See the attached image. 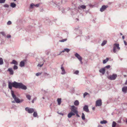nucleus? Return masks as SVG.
<instances>
[{"instance_id": "23", "label": "nucleus", "mask_w": 127, "mask_h": 127, "mask_svg": "<svg viewBox=\"0 0 127 127\" xmlns=\"http://www.w3.org/2000/svg\"><path fill=\"white\" fill-rule=\"evenodd\" d=\"M20 66L21 67L24 66V61L23 60L21 61L20 64Z\"/></svg>"}, {"instance_id": "62", "label": "nucleus", "mask_w": 127, "mask_h": 127, "mask_svg": "<svg viewBox=\"0 0 127 127\" xmlns=\"http://www.w3.org/2000/svg\"><path fill=\"white\" fill-rule=\"evenodd\" d=\"M126 123H127V120L126 121Z\"/></svg>"}, {"instance_id": "22", "label": "nucleus", "mask_w": 127, "mask_h": 127, "mask_svg": "<svg viewBox=\"0 0 127 127\" xmlns=\"http://www.w3.org/2000/svg\"><path fill=\"white\" fill-rule=\"evenodd\" d=\"M109 59L108 58H106L103 61V64H106L107 62L108 61Z\"/></svg>"}, {"instance_id": "10", "label": "nucleus", "mask_w": 127, "mask_h": 127, "mask_svg": "<svg viewBox=\"0 0 127 127\" xmlns=\"http://www.w3.org/2000/svg\"><path fill=\"white\" fill-rule=\"evenodd\" d=\"M83 110L84 111L87 112H89V109L88 108V106L87 105H85L83 107Z\"/></svg>"}, {"instance_id": "54", "label": "nucleus", "mask_w": 127, "mask_h": 127, "mask_svg": "<svg viewBox=\"0 0 127 127\" xmlns=\"http://www.w3.org/2000/svg\"><path fill=\"white\" fill-rule=\"evenodd\" d=\"M125 84L126 85H127V80H126Z\"/></svg>"}, {"instance_id": "16", "label": "nucleus", "mask_w": 127, "mask_h": 127, "mask_svg": "<svg viewBox=\"0 0 127 127\" xmlns=\"http://www.w3.org/2000/svg\"><path fill=\"white\" fill-rule=\"evenodd\" d=\"M86 6L84 5H82L81 6H79L78 8V9L81 10V9L82 8L83 9H85L86 8Z\"/></svg>"}, {"instance_id": "30", "label": "nucleus", "mask_w": 127, "mask_h": 127, "mask_svg": "<svg viewBox=\"0 0 127 127\" xmlns=\"http://www.w3.org/2000/svg\"><path fill=\"white\" fill-rule=\"evenodd\" d=\"M107 121H106L103 120L102 121H101L100 122V123L101 124H105L107 123Z\"/></svg>"}, {"instance_id": "51", "label": "nucleus", "mask_w": 127, "mask_h": 127, "mask_svg": "<svg viewBox=\"0 0 127 127\" xmlns=\"http://www.w3.org/2000/svg\"><path fill=\"white\" fill-rule=\"evenodd\" d=\"M71 114H72V116H74V115H75V113H73L72 112H71Z\"/></svg>"}, {"instance_id": "1", "label": "nucleus", "mask_w": 127, "mask_h": 127, "mask_svg": "<svg viewBox=\"0 0 127 127\" xmlns=\"http://www.w3.org/2000/svg\"><path fill=\"white\" fill-rule=\"evenodd\" d=\"M8 88L11 90L12 87L15 88L21 89H24V85L21 83H18L16 81L11 82L9 81L8 82Z\"/></svg>"}, {"instance_id": "56", "label": "nucleus", "mask_w": 127, "mask_h": 127, "mask_svg": "<svg viewBox=\"0 0 127 127\" xmlns=\"http://www.w3.org/2000/svg\"><path fill=\"white\" fill-rule=\"evenodd\" d=\"M1 33L3 35L4 34V33L3 32H1Z\"/></svg>"}, {"instance_id": "27", "label": "nucleus", "mask_w": 127, "mask_h": 127, "mask_svg": "<svg viewBox=\"0 0 127 127\" xmlns=\"http://www.w3.org/2000/svg\"><path fill=\"white\" fill-rule=\"evenodd\" d=\"M107 42V41L106 40H104L101 44V46H104L106 43Z\"/></svg>"}, {"instance_id": "11", "label": "nucleus", "mask_w": 127, "mask_h": 127, "mask_svg": "<svg viewBox=\"0 0 127 127\" xmlns=\"http://www.w3.org/2000/svg\"><path fill=\"white\" fill-rule=\"evenodd\" d=\"M108 7V6H106L105 5H103L101 8L100 9V11L101 12L104 11Z\"/></svg>"}, {"instance_id": "4", "label": "nucleus", "mask_w": 127, "mask_h": 127, "mask_svg": "<svg viewBox=\"0 0 127 127\" xmlns=\"http://www.w3.org/2000/svg\"><path fill=\"white\" fill-rule=\"evenodd\" d=\"M117 77V75L116 74H113L112 75H109L108 78L111 80H115Z\"/></svg>"}, {"instance_id": "37", "label": "nucleus", "mask_w": 127, "mask_h": 127, "mask_svg": "<svg viewBox=\"0 0 127 127\" xmlns=\"http://www.w3.org/2000/svg\"><path fill=\"white\" fill-rule=\"evenodd\" d=\"M110 67V65H107L104 67V68H105H105H106L107 69H108Z\"/></svg>"}, {"instance_id": "57", "label": "nucleus", "mask_w": 127, "mask_h": 127, "mask_svg": "<svg viewBox=\"0 0 127 127\" xmlns=\"http://www.w3.org/2000/svg\"><path fill=\"white\" fill-rule=\"evenodd\" d=\"M15 102V101H12V103H14Z\"/></svg>"}, {"instance_id": "25", "label": "nucleus", "mask_w": 127, "mask_h": 127, "mask_svg": "<svg viewBox=\"0 0 127 127\" xmlns=\"http://www.w3.org/2000/svg\"><path fill=\"white\" fill-rule=\"evenodd\" d=\"M11 64H14L15 65H17L18 64L17 62L15 60H14L12 61V62L11 63Z\"/></svg>"}, {"instance_id": "45", "label": "nucleus", "mask_w": 127, "mask_h": 127, "mask_svg": "<svg viewBox=\"0 0 127 127\" xmlns=\"http://www.w3.org/2000/svg\"><path fill=\"white\" fill-rule=\"evenodd\" d=\"M36 99V97H34L33 99L32 100V103H33L34 102V100H35Z\"/></svg>"}, {"instance_id": "63", "label": "nucleus", "mask_w": 127, "mask_h": 127, "mask_svg": "<svg viewBox=\"0 0 127 127\" xmlns=\"http://www.w3.org/2000/svg\"><path fill=\"white\" fill-rule=\"evenodd\" d=\"M42 98H43V99H45L44 97H43Z\"/></svg>"}, {"instance_id": "13", "label": "nucleus", "mask_w": 127, "mask_h": 127, "mask_svg": "<svg viewBox=\"0 0 127 127\" xmlns=\"http://www.w3.org/2000/svg\"><path fill=\"white\" fill-rule=\"evenodd\" d=\"M63 64H62L61 65V69L62 70V72L61 73L62 74H64L65 73V71L64 69L63 66Z\"/></svg>"}, {"instance_id": "55", "label": "nucleus", "mask_w": 127, "mask_h": 127, "mask_svg": "<svg viewBox=\"0 0 127 127\" xmlns=\"http://www.w3.org/2000/svg\"><path fill=\"white\" fill-rule=\"evenodd\" d=\"M122 38L123 39H124L125 38V36H122Z\"/></svg>"}, {"instance_id": "35", "label": "nucleus", "mask_w": 127, "mask_h": 127, "mask_svg": "<svg viewBox=\"0 0 127 127\" xmlns=\"http://www.w3.org/2000/svg\"><path fill=\"white\" fill-rule=\"evenodd\" d=\"M67 40V39L66 38H65V39H63L62 40H60L59 41L60 42H64V41H66Z\"/></svg>"}, {"instance_id": "43", "label": "nucleus", "mask_w": 127, "mask_h": 127, "mask_svg": "<svg viewBox=\"0 0 127 127\" xmlns=\"http://www.w3.org/2000/svg\"><path fill=\"white\" fill-rule=\"evenodd\" d=\"M79 73L78 70H76L74 73L76 74H78Z\"/></svg>"}, {"instance_id": "58", "label": "nucleus", "mask_w": 127, "mask_h": 127, "mask_svg": "<svg viewBox=\"0 0 127 127\" xmlns=\"http://www.w3.org/2000/svg\"><path fill=\"white\" fill-rule=\"evenodd\" d=\"M95 109V107H93L92 108V109L93 110H94Z\"/></svg>"}, {"instance_id": "38", "label": "nucleus", "mask_w": 127, "mask_h": 127, "mask_svg": "<svg viewBox=\"0 0 127 127\" xmlns=\"http://www.w3.org/2000/svg\"><path fill=\"white\" fill-rule=\"evenodd\" d=\"M9 5L7 4H5L3 5V6L5 7L8 8L9 7Z\"/></svg>"}, {"instance_id": "59", "label": "nucleus", "mask_w": 127, "mask_h": 127, "mask_svg": "<svg viewBox=\"0 0 127 127\" xmlns=\"http://www.w3.org/2000/svg\"><path fill=\"white\" fill-rule=\"evenodd\" d=\"M80 61V62H81V64H82L83 62H82V60L81 61Z\"/></svg>"}, {"instance_id": "61", "label": "nucleus", "mask_w": 127, "mask_h": 127, "mask_svg": "<svg viewBox=\"0 0 127 127\" xmlns=\"http://www.w3.org/2000/svg\"><path fill=\"white\" fill-rule=\"evenodd\" d=\"M98 127H101V126H98Z\"/></svg>"}, {"instance_id": "53", "label": "nucleus", "mask_w": 127, "mask_h": 127, "mask_svg": "<svg viewBox=\"0 0 127 127\" xmlns=\"http://www.w3.org/2000/svg\"><path fill=\"white\" fill-rule=\"evenodd\" d=\"M27 87L26 86L24 85V90L27 89Z\"/></svg>"}, {"instance_id": "7", "label": "nucleus", "mask_w": 127, "mask_h": 127, "mask_svg": "<svg viewBox=\"0 0 127 127\" xmlns=\"http://www.w3.org/2000/svg\"><path fill=\"white\" fill-rule=\"evenodd\" d=\"M102 104L101 100V99L97 100L96 102V106H100Z\"/></svg>"}, {"instance_id": "41", "label": "nucleus", "mask_w": 127, "mask_h": 127, "mask_svg": "<svg viewBox=\"0 0 127 127\" xmlns=\"http://www.w3.org/2000/svg\"><path fill=\"white\" fill-rule=\"evenodd\" d=\"M18 68V67L16 65H14L13 66V69L14 70L17 69Z\"/></svg>"}, {"instance_id": "33", "label": "nucleus", "mask_w": 127, "mask_h": 127, "mask_svg": "<svg viewBox=\"0 0 127 127\" xmlns=\"http://www.w3.org/2000/svg\"><path fill=\"white\" fill-rule=\"evenodd\" d=\"M72 116L71 112H70L68 114L67 117L68 118H70Z\"/></svg>"}, {"instance_id": "18", "label": "nucleus", "mask_w": 127, "mask_h": 127, "mask_svg": "<svg viewBox=\"0 0 127 127\" xmlns=\"http://www.w3.org/2000/svg\"><path fill=\"white\" fill-rule=\"evenodd\" d=\"M7 71H9L10 72V74L11 75H13V71L11 68H9L8 69Z\"/></svg>"}, {"instance_id": "19", "label": "nucleus", "mask_w": 127, "mask_h": 127, "mask_svg": "<svg viewBox=\"0 0 127 127\" xmlns=\"http://www.w3.org/2000/svg\"><path fill=\"white\" fill-rule=\"evenodd\" d=\"M74 104L76 106L78 105L79 104V101L78 100H76L74 102Z\"/></svg>"}, {"instance_id": "49", "label": "nucleus", "mask_w": 127, "mask_h": 127, "mask_svg": "<svg viewBox=\"0 0 127 127\" xmlns=\"http://www.w3.org/2000/svg\"><path fill=\"white\" fill-rule=\"evenodd\" d=\"M43 65V64H41V65L40 64H38L37 65V66H40V67H42V65Z\"/></svg>"}, {"instance_id": "47", "label": "nucleus", "mask_w": 127, "mask_h": 127, "mask_svg": "<svg viewBox=\"0 0 127 127\" xmlns=\"http://www.w3.org/2000/svg\"><path fill=\"white\" fill-rule=\"evenodd\" d=\"M2 85L3 86H6V84H5V82H3Z\"/></svg>"}, {"instance_id": "32", "label": "nucleus", "mask_w": 127, "mask_h": 127, "mask_svg": "<svg viewBox=\"0 0 127 127\" xmlns=\"http://www.w3.org/2000/svg\"><path fill=\"white\" fill-rule=\"evenodd\" d=\"M82 118L83 120H84L85 119V115L83 113L82 114Z\"/></svg>"}, {"instance_id": "64", "label": "nucleus", "mask_w": 127, "mask_h": 127, "mask_svg": "<svg viewBox=\"0 0 127 127\" xmlns=\"http://www.w3.org/2000/svg\"><path fill=\"white\" fill-rule=\"evenodd\" d=\"M14 1H16V0H14Z\"/></svg>"}, {"instance_id": "48", "label": "nucleus", "mask_w": 127, "mask_h": 127, "mask_svg": "<svg viewBox=\"0 0 127 127\" xmlns=\"http://www.w3.org/2000/svg\"><path fill=\"white\" fill-rule=\"evenodd\" d=\"M11 37V36L10 35H7L6 36V37L7 38H9Z\"/></svg>"}, {"instance_id": "28", "label": "nucleus", "mask_w": 127, "mask_h": 127, "mask_svg": "<svg viewBox=\"0 0 127 127\" xmlns=\"http://www.w3.org/2000/svg\"><path fill=\"white\" fill-rule=\"evenodd\" d=\"M117 125V123L115 121H113L112 124V127H115Z\"/></svg>"}, {"instance_id": "21", "label": "nucleus", "mask_w": 127, "mask_h": 127, "mask_svg": "<svg viewBox=\"0 0 127 127\" xmlns=\"http://www.w3.org/2000/svg\"><path fill=\"white\" fill-rule=\"evenodd\" d=\"M16 4L13 2H11L10 4V6L12 8H14L16 6Z\"/></svg>"}, {"instance_id": "31", "label": "nucleus", "mask_w": 127, "mask_h": 127, "mask_svg": "<svg viewBox=\"0 0 127 127\" xmlns=\"http://www.w3.org/2000/svg\"><path fill=\"white\" fill-rule=\"evenodd\" d=\"M33 115L34 117H36L37 116V114L36 112H34Z\"/></svg>"}, {"instance_id": "52", "label": "nucleus", "mask_w": 127, "mask_h": 127, "mask_svg": "<svg viewBox=\"0 0 127 127\" xmlns=\"http://www.w3.org/2000/svg\"><path fill=\"white\" fill-rule=\"evenodd\" d=\"M58 113H59V114H60V115H62L63 116L64 115L63 114L61 113H59L58 112Z\"/></svg>"}, {"instance_id": "2", "label": "nucleus", "mask_w": 127, "mask_h": 127, "mask_svg": "<svg viewBox=\"0 0 127 127\" xmlns=\"http://www.w3.org/2000/svg\"><path fill=\"white\" fill-rule=\"evenodd\" d=\"M11 93L12 97L14 99L16 102L17 103H19L22 102L23 101V99L20 100L19 98L17 97L16 95L14 94L13 91H11Z\"/></svg>"}, {"instance_id": "34", "label": "nucleus", "mask_w": 127, "mask_h": 127, "mask_svg": "<svg viewBox=\"0 0 127 127\" xmlns=\"http://www.w3.org/2000/svg\"><path fill=\"white\" fill-rule=\"evenodd\" d=\"M75 92L74 89V88H72L70 89V92L71 93H73Z\"/></svg>"}, {"instance_id": "29", "label": "nucleus", "mask_w": 127, "mask_h": 127, "mask_svg": "<svg viewBox=\"0 0 127 127\" xmlns=\"http://www.w3.org/2000/svg\"><path fill=\"white\" fill-rule=\"evenodd\" d=\"M3 62L2 59L0 58V65H1L3 64Z\"/></svg>"}, {"instance_id": "26", "label": "nucleus", "mask_w": 127, "mask_h": 127, "mask_svg": "<svg viewBox=\"0 0 127 127\" xmlns=\"http://www.w3.org/2000/svg\"><path fill=\"white\" fill-rule=\"evenodd\" d=\"M49 75V74L46 72H44L43 73V76L46 78H47L48 76Z\"/></svg>"}, {"instance_id": "9", "label": "nucleus", "mask_w": 127, "mask_h": 127, "mask_svg": "<svg viewBox=\"0 0 127 127\" xmlns=\"http://www.w3.org/2000/svg\"><path fill=\"white\" fill-rule=\"evenodd\" d=\"M79 27H78L77 28H75L74 30L77 34H82V32L79 29Z\"/></svg>"}, {"instance_id": "15", "label": "nucleus", "mask_w": 127, "mask_h": 127, "mask_svg": "<svg viewBox=\"0 0 127 127\" xmlns=\"http://www.w3.org/2000/svg\"><path fill=\"white\" fill-rule=\"evenodd\" d=\"M122 91L125 93H127V86H124L122 88Z\"/></svg>"}, {"instance_id": "42", "label": "nucleus", "mask_w": 127, "mask_h": 127, "mask_svg": "<svg viewBox=\"0 0 127 127\" xmlns=\"http://www.w3.org/2000/svg\"><path fill=\"white\" fill-rule=\"evenodd\" d=\"M5 0H0V3H2L5 2Z\"/></svg>"}, {"instance_id": "5", "label": "nucleus", "mask_w": 127, "mask_h": 127, "mask_svg": "<svg viewBox=\"0 0 127 127\" xmlns=\"http://www.w3.org/2000/svg\"><path fill=\"white\" fill-rule=\"evenodd\" d=\"M71 109L72 112L75 113L78 111H77V108L74 105H72L71 106Z\"/></svg>"}, {"instance_id": "14", "label": "nucleus", "mask_w": 127, "mask_h": 127, "mask_svg": "<svg viewBox=\"0 0 127 127\" xmlns=\"http://www.w3.org/2000/svg\"><path fill=\"white\" fill-rule=\"evenodd\" d=\"M99 72L102 73V74H104L105 73V68L100 69L99 70Z\"/></svg>"}, {"instance_id": "46", "label": "nucleus", "mask_w": 127, "mask_h": 127, "mask_svg": "<svg viewBox=\"0 0 127 127\" xmlns=\"http://www.w3.org/2000/svg\"><path fill=\"white\" fill-rule=\"evenodd\" d=\"M78 112H77L75 113L76 114V116L78 117H80V116L78 114Z\"/></svg>"}, {"instance_id": "44", "label": "nucleus", "mask_w": 127, "mask_h": 127, "mask_svg": "<svg viewBox=\"0 0 127 127\" xmlns=\"http://www.w3.org/2000/svg\"><path fill=\"white\" fill-rule=\"evenodd\" d=\"M11 22L10 21H9L7 22V25H11Z\"/></svg>"}, {"instance_id": "60", "label": "nucleus", "mask_w": 127, "mask_h": 127, "mask_svg": "<svg viewBox=\"0 0 127 127\" xmlns=\"http://www.w3.org/2000/svg\"><path fill=\"white\" fill-rule=\"evenodd\" d=\"M120 34L121 35H123L121 33H120Z\"/></svg>"}, {"instance_id": "36", "label": "nucleus", "mask_w": 127, "mask_h": 127, "mask_svg": "<svg viewBox=\"0 0 127 127\" xmlns=\"http://www.w3.org/2000/svg\"><path fill=\"white\" fill-rule=\"evenodd\" d=\"M87 95H89V94L87 93V92H85V93L84 94H83V97L84 98H85V96Z\"/></svg>"}, {"instance_id": "3", "label": "nucleus", "mask_w": 127, "mask_h": 127, "mask_svg": "<svg viewBox=\"0 0 127 127\" xmlns=\"http://www.w3.org/2000/svg\"><path fill=\"white\" fill-rule=\"evenodd\" d=\"M119 46V45L118 43H115L113 44V51L114 53H116V48L119 50H120V48Z\"/></svg>"}, {"instance_id": "8", "label": "nucleus", "mask_w": 127, "mask_h": 127, "mask_svg": "<svg viewBox=\"0 0 127 127\" xmlns=\"http://www.w3.org/2000/svg\"><path fill=\"white\" fill-rule=\"evenodd\" d=\"M40 5V4L39 3L34 4V3H32L30 5V8L31 9H33L34 8V7H38Z\"/></svg>"}, {"instance_id": "50", "label": "nucleus", "mask_w": 127, "mask_h": 127, "mask_svg": "<svg viewBox=\"0 0 127 127\" xmlns=\"http://www.w3.org/2000/svg\"><path fill=\"white\" fill-rule=\"evenodd\" d=\"M124 42L125 45H127V43L124 40Z\"/></svg>"}, {"instance_id": "12", "label": "nucleus", "mask_w": 127, "mask_h": 127, "mask_svg": "<svg viewBox=\"0 0 127 127\" xmlns=\"http://www.w3.org/2000/svg\"><path fill=\"white\" fill-rule=\"evenodd\" d=\"M75 56L80 61H81L82 60V57L77 53H76L75 54Z\"/></svg>"}, {"instance_id": "17", "label": "nucleus", "mask_w": 127, "mask_h": 127, "mask_svg": "<svg viewBox=\"0 0 127 127\" xmlns=\"http://www.w3.org/2000/svg\"><path fill=\"white\" fill-rule=\"evenodd\" d=\"M70 51V49L68 48H64V50L61 51L60 53L58 55H61V53L62 52H64V51H66L67 53H68Z\"/></svg>"}, {"instance_id": "39", "label": "nucleus", "mask_w": 127, "mask_h": 127, "mask_svg": "<svg viewBox=\"0 0 127 127\" xmlns=\"http://www.w3.org/2000/svg\"><path fill=\"white\" fill-rule=\"evenodd\" d=\"M42 74V73H41V72H38V73H36V75L37 76H38L40 75H41Z\"/></svg>"}, {"instance_id": "6", "label": "nucleus", "mask_w": 127, "mask_h": 127, "mask_svg": "<svg viewBox=\"0 0 127 127\" xmlns=\"http://www.w3.org/2000/svg\"><path fill=\"white\" fill-rule=\"evenodd\" d=\"M25 110L29 113H31L34 111V110L33 109L29 108L28 107H26L25 108Z\"/></svg>"}, {"instance_id": "20", "label": "nucleus", "mask_w": 127, "mask_h": 127, "mask_svg": "<svg viewBox=\"0 0 127 127\" xmlns=\"http://www.w3.org/2000/svg\"><path fill=\"white\" fill-rule=\"evenodd\" d=\"M26 98L29 100L31 99V96L29 95L25 94Z\"/></svg>"}, {"instance_id": "24", "label": "nucleus", "mask_w": 127, "mask_h": 127, "mask_svg": "<svg viewBox=\"0 0 127 127\" xmlns=\"http://www.w3.org/2000/svg\"><path fill=\"white\" fill-rule=\"evenodd\" d=\"M61 98H58L57 99L58 104L59 105H60L61 103Z\"/></svg>"}, {"instance_id": "40", "label": "nucleus", "mask_w": 127, "mask_h": 127, "mask_svg": "<svg viewBox=\"0 0 127 127\" xmlns=\"http://www.w3.org/2000/svg\"><path fill=\"white\" fill-rule=\"evenodd\" d=\"M27 56H26V57H25V59H24V65H25V63H26V62L27 61Z\"/></svg>"}]
</instances>
